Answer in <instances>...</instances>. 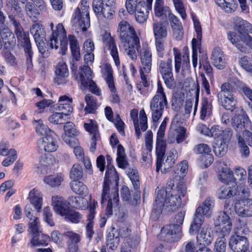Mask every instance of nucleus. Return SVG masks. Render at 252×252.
<instances>
[{"label": "nucleus", "instance_id": "nucleus-1", "mask_svg": "<svg viewBox=\"0 0 252 252\" xmlns=\"http://www.w3.org/2000/svg\"><path fill=\"white\" fill-rule=\"evenodd\" d=\"M188 168L187 161L184 160L178 165L177 169L175 172V179L179 180L176 189L172 191L170 196H167V191L164 189H156V198L154 205L153 215L154 214L158 216L161 213L163 209L167 212L176 210L181 205V197H184L187 192V188L183 177L187 173Z\"/></svg>", "mask_w": 252, "mask_h": 252}, {"label": "nucleus", "instance_id": "nucleus-2", "mask_svg": "<svg viewBox=\"0 0 252 252\" xmlns=\"http://www.w3.org/2000/svg\"><path fill=\"white\" fill-rule=\"evenodd\" d=\"M213 206V201L207 198L202 205L196 210L192 222L190 224L189 232L196 234L198 232L196 239L200 244L204 246L210 245L214 239V233L211 228L208 226L201 225L204 221V216L210 217L211 209Z\"/></svg>", "mask_w": 252, "mask_h": 252}, {"label": "nucleus", "instance_id": "nucleus-3", "mask_svg": "<svg viewBox=\"0 0 252 252\" xmlns=\"http://www.w3.org/2000/svg\"><path fill=\"white\" fill-rule=\"evenodd\" d=\"M185 216V212L182 211L171 219L170 223L162 228L161 235L169 241H178L182 235L181 225L183 224Z\"/></svg>", "mask_w": 252, "mask_h": 252}, {"label": "nucleus", "instance_id": "nucleus-4", "mask_svg": "<svg viewBox=\"0 0 252 252\" xmlns=\"http://www.w3.org/2000/svg\"><path fill=\"white\" fill-rule=\"evenodd\" d=\"M42 196L41 191L35 188L29 192L28 199L31 203L25 206V213L30 221H34L36 222L39 221L37 214L40 212L42 206Z\"/></svg>", "mask_w": 252, "mask_h": 252}, {"label": "nucleus", "instance_id": "nucleus-5", "mask_svg": "<svg viewBox=\"0 0 252 252\" xmlns=\"http://www.w3.org/2000/svg\"><path fill=\"white\" fill-rule=\"evenodd\" d=\"M167 105V101L163 91V88L160 81H158L157 94L152 98L150 103L152 117L154 122H157L161 118L164 106Z\"/></svg>", "mask_w": 252, "mask_h": 252}, {"label": "nucleus", "instance_id": "nucleus-6", "mask_svg": "<svg viewBox=\"0 0 252 252\" xmlns=\"http://www.w3.org/2000/svg\"><path fill=\"white\" fill-rule=\"evenodd\" d=\"M82 10L79 8L75 9L73 15V20L75 23L76 30L86 32L90 26L89 6L87 0H81Z\"/></svg>", "mask_w": 252, "mask_h": 252}, {"label": "nucleus", "instance_id": "nucleus-7", "mask_svg": "<svg viewBox=\"0 0 252 252\" xmlns=\"http://www.w3.org/2000/svg\"><path fill=\"white\" fill-rule=\"evenodd\" d=\"M119 37L124 47L129 46L130 44L139 45V39L132 26L127 22L121 21L119 25Z\"/></svg>", "mask_w": 252, "mask_h": 252}, {"label": "nucleus", "instance_id": "nucleus-8", "mask_svg": "<svg viewBox=\"0 0 252 252\" xmlns=\"http://www.w3.org/2000/svg\"><path fill=\"white\" fill-rule=\"evenodd\" d=\"M218 97L221 105L227 110L233 111L236 103V98L233 94L232 86L228 83H223L221 91L218 94Z\"/></svg>", "mask_w": 252, "mask_h": 252}, {"label": "nucleus", "instance_id": "nucleus-9", "mask_svg": "<svg viewBox=\"0 0 252 252\" xmlns=\"http://www.w3.org/2000/svg\"><path fill=\"white\" fill-rule=\"evenodd\" d=\"M216 231L220 238L229 235L232 228L230 217L226 211L220 212L215 220Z\"/></svg>", "mask_w": 252, "mask_h": 252}, {"label": "nucleus", "instance_id": "nucleus-10", "mask_svg": "<svg viewBox=\"0 0 252 252\" xmlns=\"http://www.w3.org/2000/svg\"><path fill=\"white\" fill-rule=\"evenodd\" d=\"M38 223L39 221L36 222L34 221L29 222V229L31 230L32 238L28 245L31 248L47 246L48 244L49 237L39 231Z\"/></svg>", "mask_w": 252, "mask_h": 252}, {"label": "nucleus", "instance_id": "nucleus-11", "mask_svg": "<svg viewBox=\"0 0 252 252\" xmlns=\"http://www.w3.org/2000/svg\"><path fill=\"white\" fill-rule=\"evenodd\" d=\"M172 59L161 60L159 63L158 70L161 74L165 85L169 88H171L174 84V79L172 73Z\"/></svg>", "mask_w": 252, "mask_h": 252}, {"label": "nucleus", "instance_id": "nucleus-12", "mask_svg": "<svg viewBox=\"0 0 252 252\" xmlns=\"http://www.w3.org/2000/svg\"><path fill=\"white\" fill-rule=\"evenodd\" d=\"M227 36L229 40L241 52H246L247 51L246 47L241 42L252 49V37L249 33L239 37L237 35L236 33L230 32L228 33Z\"/></svg>", "mask_w": 252, "mask_h": 252}, {"label": "nucleus", "instance_id": "nucleus-13", "mask_svg": "<svg viewBox=\"0 0 252 252\" xmlns=\"http://www.w3.org/2000/svg\"><path fill=\"white\" fill-rule=\"evenodd\" d=\"M227 36L229 40L241 52H246L247 51L246 47L241 42L252 49V37L249 33L239 37L237 35L236 33L230 32L228 33Z\"/></svg>", "mask_w": 252, "mask_h": 252}, {"label": "nucleus", "instance_id": "nucleus-14", "mask_svg": "<svg viewBox=\"0 0 252 252\" xmlns=\"http://www.w3.org/2000/svg\"><path fill=\"white\" fill-rule=\"evenodd\" d=\"M118 181L119 176L114 166L113 165H108L106 171L103 183L102 203L104 201V199H106V194L109 190V184L114 183L115 185H117Z\"/></svg>", "mask_w": 252, "mask_h": 252}, {"label": "nucleus", "instance_id": "nucleus-15", "mask_svg": "<svg viewBox=\"0 0 252 252\" xmlns=\"http://www.w3.org/2000/svg\"><path fill=\"white\" fill-rule=\"evenodd\" d=\"M229 247L236 252H249V243L247 238L238 235L232 236L229 241Z\"/></svg>", "mask_w": 252, "mask_h": 252}, {"label": "nucleus", "instance_id": "nucleus-16", "mask_svg": "<svg viewBox=\"0 0 252 252\" xmlns=\"http://www.w3.org/2000/svg\"><path fill=\"white\" fill-rule=\"evenodd\" d=\"M8 18L10 23L14 27V32L16 35L19 43L22 45L31 42L28 35L24 32L19 20H17L13 15H9Z\"/></svg>", "mask_w": 252, "mask_h": 252}, {"label": "nucleus", "instance_id": "nucleus-17", "mask_svg": "<svg viewBox=\"0 0 252 252\" xmlns=\"http://www.w3.org/2000/svg\"><path fill=\"white\" fill-rule=\"evenodd\" d=\"M236 213L242 217L252 216V199H240L236 201L235 204Z\"/></svg>", "mask_w": 252, "mask_h": 252}, {"label": "nucleus", "instance_id": "nucleus-18", "mask_svg": "<svg viewBox=\"0 0 252 252\" xmlns=\"http://www.w3.org/2000/svg\"><path fill=\"white\" fill-rule=\"evenodd\" d=\"M52 205L55 212L62 216H65L70 210V203L61 196L52 197Z\"/></svg>", "mask_w": 252, "mask_h": 252}, {"label": "nucleus", "instance_id": "nucleus-19", "mask_svg": "<svg viewBox=\"0 0 252 252\" xmlns=\"http://www.w3.org/2000/svg\"><path fill=\"white\" fill-rule=\"evenodd\" d=\"M173 53L174 55L175 72L176 73H179L181 68H182L183 71L188 68L189 64V53L188 52L184 53L183 56L182 61L181 52L177 48H173Z\"/></svg>", "mask_w": 252, "mask_h": 252}, {"label": "nucleus", "instance_id": "nucleus-20", "mask_svg": "<svg viewBox=\"0 0 252 252\" xmlns=\"http://www.w3.org/2000/svg\"><path fill=\"white\" fill-rule=\"evenodd\" d=\"M102 41L105 46L110 52L116 65L118 66L120 64L118 51L114 39L111 36L110 33L105 32L102 36Z\"/></svg>", "mask_w": 252, "mask_h": 252}, {"label": "nucleus", "instance_id": "nucleus-21", "mask_svg": "<svg viewBox=\"0 0 252 252\" xmlns=\"http://www.w3.org/2000/svg\"><path fill=\"white\" fill-rule=\"evenodd\" d=\"M37 146L41 150L47 152H55L58 148L57 140L51 135H47L39 139L37 142Z\"/></svg>", "mask_w": 252, "mask_h": 252}, {"label": "nucleus", "instance_id": "nucleus-22", "mask_svg": "<svg viewBox=\"0 0 252 252\" xmlns=\"http://www.w3.org/2000/svg\"><path fill=\"white\" fill-rule=\"evenodd\" d=\"M231 121V125L237 133H241L249 124V118L244 113L235 115Z\"/></svg>", "mask_w": 252, "mask_h": 252}, {"label": "nucleus", "instance_id": "nucleus-23", "mask_svg": "<svg viewBox=\"0 0 252 252\" xmlns=\"http://www.w3.org/2000/svg\"><path fill=\"white\" fill-rule=\"evenodd\" d=\"M56 77L55 82L58 85L63 84L66 82V78L68 75V70L65 63L59 62L56 66L55 70Z\"/></svg>", "mask_w": 252, "mask_h": 252}, {"label": "nucleus", "instance_id": "nucleus-24", "mask_svg": "<svg viewBox=\"0 0 252 252\" xmlns=\"http://www.w3.org/2000/svg\"><path fill=\"white\" fill-rule=\"evenodd\" d=\"M234 25L235 30L238 32L237 35L239 37L252 32V26L240 18L237 17L235 19Z\"/></svg>", "mask_w": 252, "mask_h": 252}, {"label": "nucleus", "instance_id": "nucleus-25", "mask_svg": "<svg viewBox=\"0 0 252 252\" xmlns=\"http://www.w3.org/2000/svg\"><path fill=\"white\" fill-rule=\"evenodd\" d=\"M152 53L148 48H143L140 51L142 67L145 73H149L152 67Z\"/></svg>", "mask_w": 252, "mask_h": 252}, {"label": "nucleus", "instance_id": "nucleus-26", "mask_svg": "<svg viewBox=\"0 0 252 252\" xmlns=\"http://www.w3.org/2000/svg\"><path fill=\"white\" fill-rule=\"evenodd\" d=\"M58 106L59 111L67 117L72 112L73 108L71 105L72 99L66 95H63L60 97Z\"/></svg>", "mask_w": 252, "mask_h": 252}, {"label": "nucleus", "instance_id": "nucleus-27", "mask_svg": "<svg viewBox=\"0 0 252 252\" xmlns=\"http://www.w3.org/2000/svg\"><path fill=\"white\" fill-rule=\"evenodd\" d=\"M211 59L213 61V63L217 68L222 69L225 66V61L223 54L221 50L219 48H216L214 49Z\"/></svg>", "mask_w": 252, "mask_h": 252}, {"label": "nucleus", "instance_id": "nucleus-28", "mask_svg": "<svg viewBox=\"0 0 252 252\" xmlns=\"http://www.w3.org/2000/svg\"><path fill=\"white\" fill-rule=\"evenodd\" d=\"M109 198L107 207L105 210V215L107 216V218L109 217L112 215V207H116L118 205V202L119 201L118 190L117 189H115L113 194H111L110 196H107V193L106 194V198ZM106 199H104V201L101 203H103Z\"/></svg>", "mask_w": 252, "mask_h": 252}, {"label": "nucleus", "instance_id": "nucleus-29", "mask_svg": "<svg viewBox=\"0 0 252 252\" xmlns=\"http://www.w3.org/2000/svg\"><path fill=\"white\" fill-rule=\"evenodd\" d=\"M176 151L173 149L167 153V158L164 162L163 159L161 161V166L160 169L162 173L168 172L169 169L174 164L176 157Z\"/></svg>", "mask_w": 252, "mask_h": 252}, {"label": "nucleus", "instance_id": "nucleus-30", "mask_svg": "<svg viewBox=\"0 0 252 252\" xmlns=\"http://www.w3.org/2000/svg\"><path fill=\"white\" fill-rule=\"evenodd\" d=\"M166 148L165 141H156V156L157 157L156 170L158 172L161 168V161Z\"/></svg>", "mask_w": 252, "mask_h": 252}, {"label": "nucleus", "instance_id": "nucleus-31", "mask_svg": "<svg viewBox=\"0 0 252 252\" xmlns=\"http://www.w3.org/2000/svg\"><path fill=\"white\" fill-rule=\"evenodd\" d=\"M216 4L227 13L234 12L238 7L236 0H215Z\"/></svg>", "mask_w": 252, "mask_h": 252}, {"label": "nucleus", "instance_id": "nucleus-32", "mask_svg": "<svg viewBox=\"0 0 252 252\" xmlns=\"http://www.w3.org/2000/svg\"><path fill=\"white\" fill-rule=\"evenodd\" d=\"M154 11L156 16L162 18H167L171 12L169 7L164 5L163 0H156Z\"/></svg>", "mask_w": 252, "mask_h": 252}, {"label": "nucleus", "instance_id": "nucleus-33", "mask_svg": "<svg viewBox=\"0 0 252 252\" xmlns=\"http://www.w3.org/2000/svg\"><path fill=\"white\" fill-rule=\"evenodd\" d=\"M30 32L34 37L35 42H39L46 40L44 28L42 25L38 23L33 24L31 28Z\"/></svg>", "mask_w": 252, "mask_h": 252}, {"label": "nucleus", "instance_id": "nucleus-34", "mask_svg": "<svg viewBox=\"0 0 252 252\" xmlns=\"http://www.w3.org/2000/svg\"><path fill=\"white\" fill-rule=\"evenodd\" d=\"M57 31L58 33L56 32H53L52 36L50 38L49 44L51 49L55 48L58 49V46L57 45L58 43V36L60 35L63 38L66 37V32L62 24H59L57 26Z\"/></svg>", "mask_w": 252, "mask_h": 252}, {"label": "nucleus", "instance_id": "nucleus-35", "mask_svg": "<svg viewBox=\"0 0 252 252\" xmlns=\"http://www.w3.org/2000/svg\"><path fill=\"white\" fill-rule=\"evenodd\" d=\"M228 144L225 143L221 139L215 138L213 144L214 152L216 156L221 157L223 156L227 151Z\"/></svg>", "mask_w": 252, "mask_h": 252}, {"label": "nucleus", "instance_id": "nucleus-36", "mask_svg": "<svg viewBox=\"0 0 252 252\" xmlns=\"http://www.w3.org/2000/svg\"><path fill=\"white\" fill-rule=\"evenodd\" d=\"M146 11L147 8L145 6V1H139L138 8L135 13V19L137 22L139 23H143L146 21L148 18L147 12Z\"/></svg>", "mask_w": 252, "mask_h": 252}, {"label": "nucleus", "instance_id": "nucleus-37", "mask_svg": "<svg viewBox=\"0 0 252 252\" xmlns=\"http://www.w3.org/2000/svg\"><path fill=\"white\" fill-rule=\"evenodd\" d=\"M78 74L81 85H87V82L92 79V70L89 65L80 66Z\"/></svg>", "mask_w": 252, "mask_h": 252}, {"label": "nucleus", "instance_id": "nucleus-38", "mask_svg": "<svg viewBox=\"0 0 252 252\" xmlns=\"http://www.w3.org/2000/svg\"><path fill=\"white\" fill-rule=\"evenodd\" d=\"M153 31L156 40L163 39L167 36L166 29L161 22L154 23Z\"/></svg>", "mask_w": 252, "mask_h": 252}, {"label": "nucleus", "instance_id": "nucleus-39", "mask_svg": "<svg viewBox=\"0 0 252 252\" xmlns=\"http://www.w3.org/2000/svg\"><path fill=\"white\" fill-rule=\"evenodd\" d=\"M68 39L72 55L76 61H79L80 58V53L78 42L74 35H69Z\"/></svg>", "mask_w": 252, "mask_h": 252}, {"label": "nucleus", "instance_id": "nucleus-40", "mask_svg": "<svg viewBox=\"0 0 252 252\" xmlns=\"http://www.w3.org/2000/svg\"><path fill=\"white\" fill-rule=\"evenodd\" d=\"M70 185L72 191L76 194L86 195L88 193L86 186L80 181L74 180L72 181Z\"/></svg>", "mask_w": 252, "mask_h": 252}, {"label": "nucleus", "instance_id": "nucleus-41", "mask_svg": "<svg viewBox=\"0 0 252 252\" xmlns=\"http://www.w3.org/2000/svg\"><path fill=\"white\" fill-rule=\"evenodd\" d=\"M105 74L106 75L105 80L108 84V87L112 92L116 91L113 77V71L110 64L106 63L104 66Z\"/></svg>", "mask_w": 252, "mask_h": 252}, {"label": "nucleus", "instance_id": "nucleus-42", "mask_svg": "<svg viewBox=\"0 0 252 252\" xmlns=\"http://www.w3.org/2000/svg\"><path fill=\"white\" fill-rule=\"evenodd\" d=\"M194 152L197 154H204L207 155L209 162H212L213 160V157L210 153L211 151V148L209 146L205 144H199L196 145L194 148Z\"/></svg>", "mask_w": 252, "mask_h": 252}, {"label": "nucleus", "instance_id": "nucleus-43", "mask_svg": "<svg viewBox=\"0 0 252 252\" xmlns=\"http://www.w3.org/2000/svg\"><path fill=\"white\" fill-rule=\"evenodd\" d=\"M85 101L87 105L85 110L87 113H94L97 109V103L95 97L93 95L88 94L85 96Z\"/></svg>", "mask_w": 252, "mask_h": 252}, {"label": "nucleus", "instance_id": "nucleus-44", "mask_svg": "<svg viewBox=\"0 0 252 252\" xmlns=\"http://www.w3.org/2000/svg\"><path fill=\"white\" fill-rule=\"evenodd\" d=\"M234 196H237L239 200L248 199L250 194L249 189L245 186L234 187Z\"/></svg>", "mask_w": 252, "mask_h": 252}, {"label": "nucleus", "instance_id": "nucleus-45", "mask_svg": "<svg viewBox=\"0 0 252 252\" xmlns=\"http://www.w3.org/2000/svg\"><path fill=\"white\" fill-rule=\"evenodd\" d=\"M40 164L41 167H38V168H41V173H44L42 169L47 166L53 165L56 162L55 158L51 154H45L42 156L40 159Z\"/></svg>", "mask_w": 252, "mask_h": 252}, {"label": "nucleus", "instance_id": "nucleus-46", "mask_svg": "<svg viewBox=\"0 0 252 252\" xmlns=\"http://www.w3.org/2000/svg\"><path fill=\"white\" fill-rule=\"evenodd\" d=\"M212 104L207 98H204L201 102L200 118L204 120L206 117L209 116L212 112Z\"/></svg>", "mask_w": 252, "mask_h": 252}, {"label": "nucleus", "instance_id": "nucleus-47", "mask_svg": "<svg viewBox=\"0 0 252 252\" xmlns=\"http://www.w3.org/2000/svg\"><path fill=\"white\" fill-rule=\"evenodd\" d=\"M63 180L61 175H51L45 177L44 181L51 187H56L60 185L61 182Z\"/></svg>", "mask_w": 252, "mask_h": 252}, {"label": "nucleus", "instance_id": "nucleus-48", "mask_svg": "<svg viewBox=\"0 0 252 252\" xmlns=\"http://www.w3.org/2000/svg\"><path fill=\"white\" fill-rule=\"evenodd\" d=\"M70 178L74 180H78L83 176V169L79 164H74L70 171Z\"/></svg>", "mask_w": 252, "mask_h": 252}, {"label": "nucleus", "instance_id": "nucleus-49", "mask_svg": "<svg viewBox=\"0 0 252 252\" xmlns=\"http://www.w3.org/2000/svg\"><path fill=\"white\" fill-rule=\"evenodd\" d=\"M232 178V174L230 172V169L225 165V167H222L220 169L219 174V180L224 183H227Z\"/></svg>", "mask_w": 252, "mask_h": 252}, {"label": "nucleus", "instance_id": "nucleus-50", "mask_svg": "<svg viewBox=\"0 0 252 252\" xmlns=\"http://www.w3.org/2000/svg\"><path fill=\"white\" fill-rule=\"evenodd\" d=\"M63 236L67 240V245H77L80 241V235L72 231L65 232L63 233Z\"/></svg>", "mask_w": 252, "mask_h": 252}, {"label": "nucleus", "instance_id": "nucleus-51", "mask_svg": "<svg viewBox=\"0 0 252 252\" xmlns=\"http://www.w3.org/2000/svg\"><path fill=\"white\" fill-rule=\"evenodd\" d=\"M24 48V51L27 56V67L28 69H32V58L33 52L32 51L31 42L21 45Z\"/></svg>", "mask_w": 252, "mask_h": 252}, {"label": "nucleus", "instance_id": "nucleus-52", "mask_svg": "<svg viewBox=\"0 0 252 252\" xmlns=\"http://www.w3.org/2000/svg\"><path fill=\"white\" fill-rule=\"evenodd\" d=\"M234 187H221L219 190L218 197L220 199H225L234 196Z\"/></svg>", "mask_w": 252, "mask_h": 252}, {"label": "nucleus", "instance_id": "nucleus-53", "mask_svg": "<svg viewBox=\"0 0 252 252\" xmlns=\"http://www.w3.org/2000/svg\"><path fill=\"white\" fill-rule=\"evenodd\" d=\"M25 10L27 14L35 21L37 16L39 15L38 10L31 2H27L25 5Z\"/></svg>", "mask_w": 252, "mask_h": 252}, {"label": "nucleus", "instance_id": "nucleus-54", "mask_svg": "<svg viewBox=\"0 0 252 252\" xmlns=\"http://www.w3.org/2000/svg\"><path fill=\"white\" fill-rule=\"evenodd\" d=\"M200 128H201L200 130L201 133L214 138L221 133L220 131L218 130V127H212L211 129H209L206 126L202 125Z\"/></svg>", "mask_w": 252, "mask_h": 252}, {"label": "nucleus", "instance_id": "nucleus-55", "mask_svg": "<svg viewBox=\"0 0 252 252\" xmlns=\"http://www.w3.org/2000/svg\"><path fill=\"white\" fill-rule=\"evenodd\" d=\"M129 57L133 60L137 58V55L136 53V50L138 51L140 48V42L139 41V45L137 46L136 44H130L129 46L124 47Z\"/></svg>", "mask_w": 252, "mask_h": 252}, {"label": "nucleus", "instance_id": "nucleus-56", "mask_svg": "<svg viewBox=\"0 0 252 252\" xmlns=\"http://www.w3.org/2000/svg\"><path fill=\"white\" fill-rule=\"evenodd\" d=\"M139 2L138 0H126V7L127 12L130 14H133L138 8Z\"/></svg>", "mask_w": 252, "mask_h": 252}, {"label": "nucleus", "instance_id": "nucleus-57", "mask_svg": "<svg viewBox=\"0 0 252 252\" xmlns=\"http://www.w3.org/2000/svg\"><path fill=\"white\" fill-rule=\"evenodd\" d=\"M64 116L61 112H56L49 117V121L55 124H62L66 120Z\"/></svg>", "mask_w": 252, "mask_h": 252}, {"label": "nucleus", "instance_id": "nucleus-58", "mask_svg": "<svg viewBox=\"0 0 252 252\" xmlns=\"http://www.w3.org/2000/svg\"><path fill=\"white\" fill-rule=\"evenodd\" d=\"M67 214H66L65 216V219L66 220L70 221L74 223H77L81 219V215L80 213L71 209Z\"/></svg>", "mask_w": 252, "mask_h": 252}, {"label": "nucleus", "instance_id": "nucleus-59", "mask_svg": "<svg viewBox=\"0 0 252 252\" xmlns=\"http://www.w3.org/2000/svg\"><path fill=\"white\" fill-rule=\"evenodd\" d=\"M218 127V130L221 131V133L218 135L216 136L215 138H218L221 139L225 143L228 144L231 136L232 135V132L229 128L225 130H222L221 128Z\"/></svg>", "mask_w": 252, "mask_h": 252}, {"label": "nucleus", "instance_id": "nucleus-60", "mask_svg": "<svg viewBox=\"0 0 252 252\" xmlns=\"http://www.w3.org/2000/svg\"><path fill=\"white\" fill-rule=\"evenodd\" d=\"M43 216L44 220L51 226L55 225V222H54L52 218V213L48 206L45 207L43 209Z\"/></svg>", "mask_w": 252, "mask_h": 252}, {"label": "nucleus", "instance_id": "nucleus-61", "mask_svg": "<svg viewBox=\"0 0 252 252\" xmlns=\"http://www.w3.org/2000/svg\"><path fill=\"white\" fill-rule=\"evenodd\" d=\"M63 128L65 135L68 137L74 136L77 133L76 130L74 128V125L71 122L66 123Z\"/></svg>", "mask_w": 252, "mask_h": 252}, {"label": "nucleus", "instance_id": "nucleus-62", "mask_svg": "<svg viewBox=\"0 0 252 252\" xmlns=\"http://www.w3.org/2000/svg\"><path fill=\"white\" fill-rule=\"evenodd\" d=\"M176 9L180 14L183 19L186 18V13L182 0H173Z\"/></svg>", "mask_w": 252, "mask_h": 252}, {"label": "nucleus", "instance_id": "nucleus-63", "mask_svg": "<svg viewBox=\"0 0 252 252\" xmlns=\"http://www.w3.org/2000/svg\"><path fill=\"white\" fill-rule=\"evenodd\" d=\"M35 122L38 123L36 126V132L42 135L46 136L49 135L48 132H49L50 130L47 126L43 124L42 121L39 120L38 121H36Z\"/></svg>", "mask_w": 252, "mask_h": 252}, {"label": "nucleus", "instance_id": "nucleus-64", "mask_svg": "<svg viewBox=\"0 0 252 252\" xmlns=\"http://www.w3.org/2000/svg\"><path fill=\"white\" fill-rule=\"evenodd\" d=\"M225 239L223 238H218L215 245L216 252H225Z\"/></svg>", "mask_w": 252, "mask_h": 252}]
</instances>
